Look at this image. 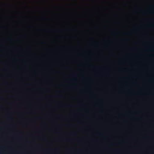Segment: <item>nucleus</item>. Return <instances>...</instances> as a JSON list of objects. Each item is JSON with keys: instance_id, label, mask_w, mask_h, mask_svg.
Segmentation results:
<instances>
[{"instance_id": "nucleus-7", "label": "nucleus", "mask_w": 154, "mask_h": 154, "mask_svg": "<svg viewBox=\"0 0 154 154\" xmlns=\"http://www.w3.org/2000/svg\"><path fill=\"white\" fill-rule=\"evenodd\" d=\"M81 40H77V42H81Z\"/></svg>"}, {"instance_id": "nucleus-9", "label": "nucleus", "mask_w": 154, "mask_h": 154, "mask_svg": "<svg viewBox=\"0 0 154 154\" xmlns=\"http://www.w3.org/2000/svg\"><path fill=\"white\" fill-rule=\"evenodd\" d=\"M154 50V49H151V50Z\"/></svg>"}, {"instance_id": "nucleus-3", "label": "nucleus", "mask_w": 154, "mask_h": 154, "mask_svg": "<svg viewBox=\"0 0 154 154\" xmlns=\"http://www.w3.org/2000/svg\"><path fill=\"white\" fill-rule=\"evenodd\" d=\"M97 42L93 39H91L88 41V42L89 43L96 44Z\"/></svg>"}, {"instance_id": "nucleus-11", "label": "nucleus", "mask_w": 154, "mask_h": 154, "mask_svg": "<svg viewBox=\"0 0 154 154\" xmlns=\"http://www.w3.org/2000/svg\"><path fill=\"white\" fill-rule=\"evenodd\" d=\"M42 43H44L45 42H42Z\"/></svg>"}, {"instance_id": "nucleus-5", "label": "nucleus", "mask_w": 154, "mask_h": 154, "mask_svg": "<svg viewBox=\"0 0 154 154\" xmlns=\"http://www.w3.org/2000/svg\"><path fill=\"white\" fill-rule=\"evenodd\" d=\"M67 39H74L75 40L76 39V36H72V37H68L66 38Z\"/></svg>"}, {"instance_id": "nucleus-8", "label": "nucleus", "mask_w": 154, "mask_h": 154, "mask_svg": "<svg viewBox=\"0 0 154 154\" xmlns=\"http://www.w3.org/2000/svg\"><path fill=\"white\" fill-rule=\"evenodd\" d=\"M65 39H63V40H62V41H63V42H65Z\"/></svg>"}, {"instance_id": "nucleus-1", "label": "nucleus", "mask_w": 154, "mask_h": 154, "mask_svg": "<svg viewBox=\"0 0 154 154\" xmlns=\"http://www.w3.org/2000/svg\"><path fill=\"white\" fill-rule=\"evenodd\" d=\"M2 41H4L5 42H9V43H13L14 42H21V40L17 39V40H15V41L13 40V39H12L11 38H8L5 39L4 40H1L0 39V42H2Z\"/></svg>"}, {"instance_id": "nucleus-4", "label": "nucleus", "mask_w": 154, "mask_h": 154, "mask_svg": "<svg viewBox=\"0 0 154 154\" xmlns=\"http://www.w3.org/2000/svg\"><path fill=\"white\" fill-rule=\"evenodd\" d=\"M102 43H107L110 42V41L108 40H103L100 41Z\"/></svg>"}, {"instance_id": "nucleus-6", "label": "nucleus", "mask_w": 154, "mask_h": 154, "mask_svg": "<svg viewBox=\"0 0 154 154\" xmlns=\"http://www.w3.org/2000/svg\"><path fill=\"white\" fill-rule=\"evenodd\" d=\"M51 42L52 43H55L57 42L56 39H52L51 40Z\"/></svg>"}, {"instance_id": "nucleus-10", "label": "nucleus", "mask_w": 154, "mask_h": 154, "mask_svg": "<svg viewBox=\"0 0 154 154\" xmlns=\"http://www.w3.org/2000/svg\"><path fill=\"white\" fill-rule=\"evenodd\" d=\"M151 48H154V47H151Z\"/></svg>"}, {"instance_id": "nucleus-2", "label": "nucleus", "mask_w": 154, "mask_h": 154, "mask_svg": "<svg viewBox=\"0 0 154 154\" xmlns=\"http://www.w3.org/2000/svg\"><path fill=\"white\" fill-rule=\"evenodd\" d=\"M116 40L121 42H127L128 40V39L127 38H119V39H116Z\"/></svg>"}]
</instances>
